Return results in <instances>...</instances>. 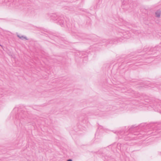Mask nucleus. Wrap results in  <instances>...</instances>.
I'll use <instances>...</instances> for the list:
<instances>
[{"mask_svg":"<svg viewBox=\"0 0 161 161\" xmlns=\"http://www.w3.org/2000/svg\"><path fill=\"white\" fill-rule=\"evenodd\" d=\"M26 113L25 112L22 110L16 116V118L18 120L19 122L22 119L26 117Z\"/></svg>","mask_w":161,"mask_h":161,"instance_id":"obj_2","label":"nucleus"},{"mask_svg":"<svg viewBox=\"0 0 161 161\" xmlns=\"http://www.w3.org/2000/svg\"><path fill=\"white\" fill-rule=\"evenodd\" d=\"M17 36L18 37H19L20 39L21 40H23L24 39H25L26 40H27L28 39H27L26 37L25 36H19V35H17Z\"/></svg>","mask_w":161,"mask_h":161,"instance_id":"obj_6","label":"nucleus"},{"mask_svg":"<svg viewBox=\"0 0 161 161\" xmlns=\"http://www.w3.org/2000/svg\"><path fill=\"white\" fill-rule=\"evenodd\" d=\"M51 19L54 21H57V22L60 24L61 26L64 25V17L63 16H58L56 14H53L51 16Z\"/></svg>","mask_w":161,"mask_h":161,"instance_id":"obj_1","label":"nucleus"},{"mask_svg":"<svg viewBox=\"0 0 161 161\" xmlns=\"http://www.w3.org/2000/svg\"><path fill=\"white\" fill-rule=\"evenodd\" d=\"M127 0H125L122 3V8L126 10H127L130 8H132V4L131 3L129 4L128 3L126 2Z\"/></svg>","mask_w":161,"mask_h":161,"instance_id":"obj_3","label":"nucleus"},{"mask_svg":"<svg viewBox=\"0 0 161 161\" xmlns=\"http://www.w3.org/2000/svg\"><path fill=\"white\" fill-rule=\"evenodd\" d=\"M123 37L124 38H128L126 36V35L124 34V36H123Z\"/></svg>","mask_w":161,"mask_h":161,"instance_id":"obj_9","label":"nucleus"},{"mask_svg":"<svg viewBox=\"0 0 161 161\" xmlns=\"http://www.w3.org/2000/svg\"><path fill=\"white\" fill-rule=\"evenodd\" d=\"M114 42L113 40H111L110 41H107V43H110V44H112V43H114Z\"/></svg>","mask_w":161,"mask_h":161,"instance_id":"obj_8","label":"nucleus"},{"mask_svg":"<svg viewBox=\"0 0 161 161\" xmlns=\"http://www.w3.org/2000/svg\"><path fill=\"white\" fill-rule=\"evenodd\" d=\"M160 103H155L154 105V108L155 111H157L160 113H161V106L160 105Z\"/></svg>","mask_w":161,"mask_h":161,"instance_id":"obj_4","label":"nucleus"},{"mask_svg":"<svg viewBox=\"0 0 161 161\" xmlns=\"http://www.w3.org/2000/svg\"><path fill=\"white\" fill-rule=\"evenodd\" d=\"M0 46H1V45H0Z\"/></svg>","mask_w":161,"mask_h":161,"instance_id":"obj_17","label":"nucleus"},{"mask_svg":"<svg viewBox=\"0 0 161 161\" xmlns=\"http://www.w3.org/2000/svg\"><path fill=\"white\" fill-rule=\"evenodd\" d=\"M8 0H4V2L6 4V5L7 6H10V4L9 3H8ZM3 2V1L2 0H0V3H2Z\"/></svg>","mask_w":161,"mask_h":161,"instance_id":"obj_7","label":"nucleus"},{"mask_svg":"<svg viewBox=\"0 0 161 161\" xmlns=\"http://www.w3.org/2000/svg\"><path fill=\"white\" fill-rule=\"evenodd\" d=\"M119 145V146H121V145H122V144H118V145Z\"/></svg>","mask_w":161,"mask_h":161,"instance_id":"obj_12","label":"nucleus"},{"mask_svg":"<svg viewBox=\"0 0 161 161\" xmlns=\"http://www.w3.org/2000/svg\"><path fill=\"white\" fill-rule=\"evenodd\" d=\"M152 50H153V49H150V50H151V51H152Z\"/></svg>","mask_w":161,"mask_h":161,"instance_id":"obj_13","label":"nucleus"},{"mask_svg":"<svg viewBox=\"0 0 161 161\" xmlns=\"http://www.w3.org/2000/svg\"><path fill=\"white\" fill-rule=\"evenodd\" d=\"M0 46H1V45H0Z\"/></svg>","mask_w":161,"mask_h":161,"instance_id":"obj_18","label":"nucleus"},{"mask_svg":"<svg viewBox=\"0 0 161 161\" xmlns=\"http://www.w3.org/2000/svg\"><path fill=\"white\" fill-rule=\"evenodd\" d=\"M157 129V127H156V128H155V129L156 130Z\"/></svg>","mask_w":161,"mask_h":161,"instance_id":"obj_14","label":"nucleus"},{"mask_svg":"<svg viewBox=\"0 0 161 161\" xmlns=\"http://www.w3.org/2000/svg\"><path fill=\"white\" fill-rule=\"evenodd\" d=\"M148 50H146V49H144V51L145 52H147V51Z\"/></svg>","mask_w":161,"mask_h":161,"instance_id":"obj_11","label":"nucleus"},{"mask_svg":"<svg viewBox=\"0 0 161 161\" xmlns=\"http://www.w3.org/2000/svg\"><path fill=\"white\" fill-rule=\"evenodd\" d=\"M119 41H120V42L121 41H120V40H119Z\"/></svg>","mask_w":161,"mask_h":161,"instance_id":"obj_15","label":"nucleus"},{"mask_svg":"<svg viewBox=\"0 0 161 161\" xmlns=\"http://www.w3.org/2000/svg\"><path fill=\"white\" fill-rule=\"evenodd\" d=\"M81 53L82 54V52H81Z\"/></svg>","mask_w":161,"mask_h":161,"instance_id":"obj_16","label":"nucleus"},{"mask_svg":"<svg viewBox=\"0 0 161 161\" xmlns=\"http://www.w3.org/2000/svg\"><path fill=\"white\" fill-rule=\"evenodd\" d=\"M135 127L134 126L132 125V126L130 128V129H132V128H135Z\"/></svg>","mask_w":161,"mask_h":161,"instance_id":"obj_10","label":"nucleus"},{"mask_svg":"<svg viewBox=\"0 0 161 161\" xmlns=\"http://www.w3.org/2000/svg\"><path fill=\"white\" fill-rule=\"evenodd\" d=\"M161 11L160 9L157 10L155 12V16L157 18H159L160 16Z\"/></svg>","mask_w":161,"mask_h":161,"instance_id":"obj_5","label":"nucleus"}]
</instances>
